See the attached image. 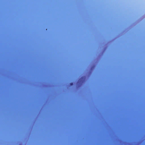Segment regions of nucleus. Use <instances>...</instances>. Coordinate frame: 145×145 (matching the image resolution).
I'll use <instances>...</instances> for the list:
<instances>
[{
    "mask_svg": "<svg viewBox=\"0 0 145 145\" xmlns=\"http://www.w3.org/2000/svg\"><path fill=\"white\" fill-rule=\"evenodd\" d=\"M73 85V83L72 82L70 83V85L72 86Z\"/></svg>",
    "mask_w": 145,
    "mask_h": 145,
    "instance_id": "nucleus-1",
    "label": "nucleus"
}]
</instances>
